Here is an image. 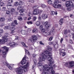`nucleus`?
<instances>
[{
    "label": "nucleus",
    "mask_w": 74,
    "mask_h": 74,
    "mask_svg": "<svg viewBox=\"0 0 74 74\" xmlns=\"http://www.w3.org/2000/svg\"><path fill=\"white\" fill-rule=\"evenodd\" d=\"M25 54L24 57L22 59V60L21 61V62L18 64V66H21V63L22 65H23L26 64L27 61L26 60V54H28V50L27 49H25Z\"/></svg>",
    "instance_id": "obj_1"
},
{
    "label": "nucleus",
    "mask_w": 74,
    "mask_h": 74,
    "mask_svg": "<svg viewBox=\"0 0 74 74\" xmlns=\"http://www.w3.org/2000/svg\"><path fill=\"white\" fill-rule=\"evenodd\" d=\"M8 41L6 42H7V44L11 48H13L14 47H15V46L18 45L17 43L15 42H11L12 38H8Z\"/></svg>",
    "instance_id": "obj_2"
},
{
    "label": "nucleus",
    "mask_w": 74,
    "mask_h": 74,
    "mask_svg": "<svg viewBox=\"0 0 74 74\" xmlns=\"http://www.w3.org/2000/svg\"><path fill=\"white\" fill-rule=\"evenodd\" d=\"M65 66L66 67L68 68H73L74 69V62L73 61H71L69 62H66L65 64Z\"/></svg>",
    "instance_id": "obj_3"
},
{
    "label": "nucleus",
    "mask_w": 74,
    "mask_h": 74,
    "mask_svg": "<svg viewBox=\"0 0 74 74\" xmlns=\"http://www.w3.org/2000/svg\"><path fill=\"white\" fill-rule=\"evenodd\" d=\"M8 37V35H7L3 36L2 37L3 39H0V44H5L8 40V38H7Z\"/></svg>",
    "instance_id": "obj_4"
},
{
    "label": "nucleus",
    "mask_w": 74,
    "mask_h": 74,
    "mask_svg": "<svg viewBox=\"0 0 74 74\" xmlns=\"http://www.w3.org/2000/svg\"><path fill=\"white\" fill-rule=\"evenodd\" d=\"M2 48L3 49L2 51V53L4 55L3 58H5L6 57V54L7 52L8 51L9 48L6 46H4L2 47Z\"/></svg>",
    "instance_id": "obj_5"
},
{
    "label": "nucleus",
    "mask_w": 74,
    "mask_h": 74,
    "mask_svg": "<svg viewBox=\"0 0 74 74\" xmlns=\"http://www.w3.org/2000/svg\"><path fill=\"white\" fill-rule=\"evenodd\" d=\"M3 65H5V66H6L8 68L10 69V70H12V67H13V66H14V64H8V63H7V62H3Z\"/></svg>",
    "instance_id": "obj_6"
},
{
    "label": "nucleus",
    "mask_w": 74,
    "mask_h": 74,
    "mask_svg": "<svg viewBox=\"0 0 74 74\" xmlns=\"http://www.w3.org/2000/svg\"><path fill=\"white\" fill-rule=\"evenodd\" d=\"M65 4L67 7H69V6H71L72 8H73V7H74V5L71 1H66Z\"/></svg>",
    "instance_id": "obj_7"
},
{
    "label": "nucleus",
    "mask_w": 74,
    "mask_h": 74,
    "mask_svg": "<svg viewBox=\"0 0 74 74\" xmlns=\"http://www.w3.org/2000/svg\"><path fill=\"white\" fill-rule=\"evenodd\" d=\"M42 11L38 9H35L33 11V15H38L39 13H41Z\"/></svg>",
    "instance_id": "obj_8"
},
{
    "label": "nucleus",
    "mask_w": 74,
    "mask_h": 74,
    "mask_svg": "<svg viewBox=\"0 0 74 74\" xmlns=\"http://www.w3.org/2000/svg\"><path fill=\"white\" fill-rule=\"evenodd\" d=\"M44 25H45V27L46 29H49L50 26V25L48 24V22H46L44 23Z\"/></svg>",
    "instance_id": "obj_9"
},
{
    "label": "nucleus",
    "mask_w": 74,
    "mask_h": 74,
    "mask_svg": "<svg viewBox=\"0 0 74 74\" xmlns=\"http://www.w3.org/2000/svg\"><path fill=\"white\" fill-rule=\"evenodd\" d=\"M23 67L24 68V71H28V63L27 62L25 65L23 66Z\"/></svg>",
    "instance_id": "obj_10"
},
{
    "label": "nucleus",
    "mask_w": 74,
    "mask_h": 74,
    "mask_svg": "<svg viewBox=\"0 0 74 74\" xmlns=\"http://www.w3.org/2000/svg\"><path fill=\"white\" fill-rule=\"evenodd\" d=\"M10 29L12 31L10 32V34H13L15 32L14 31V30H15V28L14 27L10 28Z\"/></svg>",
    "instance_id": "obj_11"
},
{
    "label": "nucleus",
    "mask_w": 74,
    "mask_h": 74,
    "mask_svg": "<svg viewBox=\"0 0 74 74\" xmlns=\"http://www.w3.org/2000/svg\"><path fill=\"white\" fill-rule=\"evenodd\" d=\"M63 20H64V18H62L59 21V23L60 25H63Z\"/></svg>",
    "instance_id": "obj_12"
},
{
    "label": "nucleus",
    "mask_w": 74,
    "mask_h": 74,
    "mask_svg": "<svg viewBox=\"0 0 74 74\" xmlns=\"http://www.w3.org/2000/svg\"><path fill=\"white\" fill-rule=\"evenodd\" d=\"M15 12V10L14 8L11 9L10 10V13L11 14H14Z\"/></svg>",
    "instance_id": "obj_13"
},
{
    "label": "nucleus",
    "mask_w": 74,
    "mask_h": 74,
    "mask_svg": "<svg viewBox=\"0 0 74 74\" xmlns=\"http://www.w3.org/2000/svg\"><path fill=\"white\" fill-rule=\"evenodd\" d=\"M32 39H33V40L34 41L37 40V37L36 35H33L32 36Z\"/></svg>",
    "instance_id": "obj_14"
},
{
    "label": "nucleus",
    "mask_w": 74,
    "mask_h": 74,
    "mask_svg": "<svg viewBox=\"0 0 74 74\" xmlns=\"http://www.w3.org/2000/svg\"><path fill=\"white\" fill-rule=\"evenodd\" d=\"M58 8L61 9V10H63L64 8L62 6V5L60 4H58Z\"/></svg>",
    "instance_id": "obj_15"
},
{
    "label": "nucleus",
    "mask_w": 74,
    "mask_h": 74,
    "mask_svg": "<svg viewBox=\"0 0 74 74\" xmlns=\"http://www.w3.org/2000/svg\"><path fill=\"white\" fill-rule=\"evenodd\" d=\"M21 34H23V35L26 34L27 33V32L26 31L23 30H22L21 31Z\"/></svg>",
    "instance_id": "obj_16"
},
{
    "label": "nucleus",
    "mask_w": 74,
    "mask_h": 74,
    "mask_svg": "<svg viewBox=\"0 0 74 74\" xmlns=\"http://www.w3.org/2000/svg\"><path fill=\"white\" fill-rule=\"evenodd\" d=\"M42 17L43 19H46V18H48V16L45 14H43L42 15Z\"/></svg>",
    "instance_id": "obj_17"
},
{
    "label": "nucleus",
    "mask_w": 74,
    "mask_h": 74,
    "mask_svg": "<svg viewBox=\"0 0 74 74\" xmlns=\"http://www.w3.org/2000/svg\"><path fill=\"white\" fill-rule=\"evenodd\" d=\"M60 54L61 55L62 53L64 52V49H60L59 50Z\"/></svg>",
    "instance_id": "obj_18"
},
{
    "label": "nucleus",
    "mask_w": 74,
    "mask_h": 74,
    "mask_svg": "<svg viewBox=\"0 0 74 74\" xmlns=\"http://www.w3.org/2000/svg\"><path fill=\"white\" fill-rule=\"evenodd\" d=\"M32 33H37L38 32V30L35 28H34L33 30H32Z\"/></svg>",
    "instance_id": "obj_19"
},
{
    "label": "nucleus",
    "mask_w": 74,
    "mask_h": 74,
    "mask_svg": "<svg viewBox=\"0 0 74 74\" xmlns=\"http://www.w3.org/2000/svg\"><path fill=\"white\" fill-rule=\"evenodd\" d=\"M21 44L22 45H23V46L24 47H25V48H27L28 46L26 45V44H25L24 42H21Z\"/></svg>",
    "instance_id": "obj_20"
},
{
    "label": "nucleus",
    "mask_w": 74,
    "mask_h": 74,
    "mask_svg": "<svg viewBox=\"0 0 74 74\" xmlns=\"http://www.w3.org/2000/svg\"><path fill=\"white\" fill-rule=\"evenodd\" d=\"M10 28V25H9V26H5L4 27V29L5 30H7V29H9Z\"/></svg>",
    "instance_id": "obj_21"
},
{
    "label": "nucleus",
    "mask_w": 74,
    "mask_h": 74,
    "mask_svg": "<svg viewBox=\"0 0 74 74\" xmlns=\"http://www.w3.org/2000/svg\"><path fill=\"white\" fill-rule=\"evenodd\" d=\"M39 8V6L38 5H34L33 6V8L37 9V8Z\"/></svg>",
    "instance_id": "obj_22"
},
{
    "label": "nucleus",
    "mask_w": 74,
    "mask_h": 74,
    "mask_svg": "<svg viewBox=\"0 0 74 74\" xmlns=\"http://www.w3.org/2000/svg\"><path fill=\"white\" fill-rule=\"evenodd\" d=\"M36 25L37 26H39L40 25V24H41V23L40 21H38L36 23Z\"/></svg>",
    "instance_id": "obj_23"
},
{
    "label": "nucleus",
    "mask_w": 74,
    "mask_h": 74,
    "mask_svg": "<svg viewBox=\"0 0 74 74\" xmlns=\"http://www.w3.org/2000/svg\"><path fill=\"white\" fill-rule=\"evenodd\" d=\"M19 5V3L18 2L16 1L14 3V5L16 6H17Z\"/></svg>",
    "instance_id": "obj_24"
},
{
    "label": "nucleus",
    "mask_w": 74,
    "mask_h": 74,
    "mask_svg": "<svg viewBox=\"0 0 74 74\" xmlns=\"http://www.w3.org/2000/svg\"><path fill=\"white\" fill-rule=\"evenodd\" d=\"M5 21V18L4 17H1L0 19V21L1 22H3Z\"/></svg>",
    "instance_id": "obj_25"
},
{
    "label": "nucleus",
    "mask_w": 74,
    "mask_h": 74,
    "mask_svg": "<svg viewBox=\"0 0 74 74\" xmlns=\"http://www.w3.org/2000/svg\"><path fill=\"white\" fill-rule=\"evenodd\" d=\"M54 47L55 48V49H57L58 48V44H56L54 45Z\"/></svg>",
    "instance_id": "obj_26"
},
{
    "label": "nucleus",
    "mask_w": 74,
    "mask_h": 74,
    "mask_svg": "<svg viewBox=\"0 0 74 74\" xmlns=\"http://www.w3.org/2000/svg\"><path fill=\"white\" fill-rule=\"evenodd\" d=\"M24 11H25V10H24L23 9H21V10H20L19 11V12L20 13H23V12H24Z\"/></svg>",
    "instance_id": "obj_27"
},
{
    "label": "nucleus",
    "mask_w": 74,
    "mask_h": 74,
    "mask_svg": "<svg viewBox=\"0 0 74 74\" xmlns=\"http://www.w3.org/2000/svg\"><path fill=\"white\" fill-rule=\"evenodd\" d=\"M53 7L56 8H58V5H56L55 4H53Z\"/></svg>",
    "instance_id": "obj_28"
},
{
    "label": "nucleus",
    "mask_w": 74,
    "mask_h": 74,
    "mask_svg": "<svg viewBox=\"0 0 74 74\" xmlns=\"http://www.w3.org/2000/svg\"><path fill=\"white\" fill-rule=\"evenodd\" d=\"M52 48L51 47H49L48 48V50L49 51H52Z\"/></svg>",
    "instance_id": "obj_29"
},
{
    "label": "nucleus",
    "mask_w": 74,
    "mask_h": 74,
    "mask_svg": "<svg viewBox=\"0 0 74 74\" xmlns=\"http://www.w3.org/2000/svg\"><path fill=\"white\" fill-rule=\"evenodd\" d=\"M11 7H12V6L11 5H8L7 6V8L9 10H10Z\"/></svg>",
    "instance_id": "obj_30"
},
{
    "label": "nucleus",
    "mask_w": 74,
    "mask_h": 74,
    "mask_svg": "<svg viewBox=\"0 0 74 74\" xmlns=\"http://www.w3.org/2000/svg\"><path fill=\"white\" fill-rule=\"evenodd\" d=\"M10 25H11L13 27H15V25L14 24V23H10Z\"/></svg>",
    "instance_id": "obj_31"
},
{
    "label": "nucleus",
    "mask_w": 74,
    "mask_h": 74,
    "mask_svg": "<svg viewBox=\"0 0 74 74\" xmlns=\"http://www.w3.org/2000/svg\"><path fill=\"white\" fill-rule=\"evenodd\" d=\"M45 34L46 36H49L51 34V33L47 32L45 33Z\"/></svg>",
    "instance_id": "obj_32"
},
{
    "label": "nucleus",
    "mask_w": 74,
    "mask_h": 74,
    "mask_svg": "<svg viewBox=\"0 0 74 74\" xmlns=\"http://www.w3.org/2000/svg\"><path fill=\"white\" fill-rule=\"evenodd\" d=\"M47 3L49 4H52V1H48Z\"/></svg>",
    "instance_id": "obj_33"
},
{
    "label": "nucleus",
    "mask_w": 74,
    "mask_h": 74,
    "mask_svg": "<svg viewBox=\"0 0 74 74\" xmlns=\"http://www.w3.org/2000/svg\"><path fill=\"white\" fill-rule=\"evenodd\" d=\"M5 5V4L3 2H1L0 3V6H4Z\"/></svg>",
    "instance_id": "obj_34"
},
{
    "label": "nucleus",
    "mask_w": 74,
    "mask_h": 74,
    "mask_svg": "<svg viewBox=\"0 0 74 74\" xmlns=\"http://www.w3.org/2000/svg\"><path fill=\"white\" fill-rule=\"evenodd\" d=\"M18 19L19 21H22V18L20 16H18Z\"/></svg>",
    "instance_id": "obj_35"
},
{
    "label": "nucleus",
    "mask_w": 74,
    "mask_h": 74,
    "mask_svg": "<svg viewBox=\"0 0 74 74\" xmlns=\"http://www.w3.org/2000/svg\"><path fill=\"white\" fill-rule=\"evenodd\" d=\"M40 30H41L42 32H43V33H45V29L44 28H43Z\"/></svg>",
    "instance_id": "obj_36"
},
{
    "label": "nucleus",
    "mask_w": 74,
    "mask_h": 74,
    "mask_svg": "<svg viewBox=\"0 0 74 74\" xmlns=\"http://www.w3.org/2000/svg\"><path fill=\"white\" fill-rule=\"evenodd\" d=\"M59 3V1H55L54 2V4H56V5H57Z\"/></svg>",
    "instance_id": "obj_37"
},
{
    "label": "nucleus",
    "mask_w": 74,
    "mask_h": 74,
    "mask_svg": "<svg viewBox=\"0 0 74 74\" xmlns=\"http://www.w3.org/2000/svg\"><path fill=\"white\" fill-rule=\"evenodd\" d=\"M3 33V29L1 28H0V34Z\"/></svg>",
    "instance_id": "obj_38"
},
{
    "label": "nucleus",
    "mask_w": 74,
    "mask_h": 74,
    "mask_svg": "<svg viewBox=\"0 0 74 74\" xmlns=\"http://www.w3.org/2000/svg\"><path fill=\"white\" fill-rule=\"evenodd\" d=\"M14 22L16 25H18V23L17 22V20H14Z\"/></svg>",
    "instance_id": "obj_39"
},
{
    "label": "nucleus",
    "mask_w": 74,
    "mask_h": 74,
    "mask_svg": "<svg viewBox=\"0 0 74 74\" xmlns=\"http://www.w3.org/2000/svg\"><path fill=\"white\" fill-rule=\"evenodd\" d=\"M6 14L8 15H9L10 14V10H7L6 11Z\"/></svg>",
    "instance_id": "obj_40"
},
{
    "label": "nucleus",
    "mask_w": 74,
    "mask_h": 74,
    "mask_svg": "<svg viewBox=\"0 0 74 74\" xmlns=\"http://www.w3.org/2000/svg\"><path fill=\"white\" fill-rule=\"evenodd\" d=\"M41 6L42 8H45V7H46V6L44 4H42Z\"/></svg>",
    "instance_id": "obj_41"
},
{
    "label": "nucleus",
    "mask_w": 74,
    "mask_h": 74,
    "mask_svg": "<svg viewBox=\"0 0 74 74\" xmlns=\"http://www.w3.org/2000/svg\"><path fill=\"white\" fill-rule=\"evenodd\" d=\"M40 30H41L43 28V26H42V25H41L40 26Z\"/></svg>",
    "instance_id": "obj_42"
},
{
    "label": "nucleus",
    "mask_w": 74,
    "mask_h": 74,
    "mask_svg": "<svg viewBox=\"0 0 74 74\" xmlns=\"http://www.w3.org/2000/svg\"><path fill=\"white\" fill-rule=\"evenodd\" d=\"M62 56H66V53L65 52H64V53H62Z\"/></svg>",
    "instance_id": "obj_43"
},
{
    "label": "nucleus",
    "mask_w": 74,
    "mask_h": 74,
    "mask_svg": "<svg viewBox=\"0 0 74 74\" xmlns=\"http://www.w3.org/2000/svg\"><path fill=\"white\" fill-rule=\"evenodd\" d=\"M67 10L68 11H70L71 10V8L70 7H69L67 8Z\"/></svg>",
    "instance_id": "obj_44"
},
{
    "label": "nucleus",
    "mask_w": 74,
    "mask_h": 74,
    "mask_svg": "<svg viewBox=\"0 0 74 74\" xmlns=\"http://www.w3.org/2000/svg\"><path fill=\"white\" fill-rule=\"evenodd\" d=\"M67 30L66 29L65 30L64 32V34H67Z\"/></svg>",
    "instance_id": "obj_45"
},
{
    "label": "nucleus",
    "mask_w": 74,
    "mask_h": 74,
    "mask_svg": "<svg viewBox=\"0 0 74 74\" xmlns=\"http://www.w3.org/2000/svg\"><path fill=\"white\" fill-rule=\"evenodd\" d=\"M42 74H48V73L45 71H43L42 72Z\"/></svg>",
    "instance_id": "obj_46"
},
{
    "label": "nucleus",
    "mask_w": 74,
    "mask_h": 74,
    "mask_svg": "<svg viewBox=\"0 0 74 74\" xmlns=\"http://www.w3.org/2000/svg\"><path fill=\"white\" fill-rule=\"evenodd\" d=\"M33 23L32 21H28V25H32Z\"/></svg>",
    "instance_id": "obj_47"
},
{
    "label": "nucleus",
    "mask_w": 74,
    "mask_h": 74,
    "mask_svg": "<svg viewBox=\"0 0 74 74\" xmlns=\"http://www.w3.org/2000/svg\"><path fill=\"white\" fill-rule=\"evenodd\" d=\"M37 19V17L36 16L34 17L33 18V21H35L36 20V19Z\"/></svg>",
    "instance_id": "obj_48"
},
{
    "label": "nucleus",
    "mask_w": 74,
    "mask_h": 74,
    "mask_svg": "<svg viewBox=\"0 0 74 74\" xmlns=\"http://www.w3.org/2000/svg\"><path fill=\"white\" fill-rule=\"evenodd\" d=\"M49 52V51H47V50H45V53H46V54H47V53L48 54Z\"/></svg>",
    "instance_id": "obj_49"
},
{
    "label": "nucleus",
    "mask_w": 74,
    "mask_h": 74,
    "mask_svg": "<svg viewBox=\"0 0 74 74\" xmlns=\"http://www.w3.org/2000/svg\"><path fill=\"white\" fill-rule=\"evenodd\" d=\"M8 2L9 4H11L12 3V0H10L8 1Z\"/></svg>",
    "instance_id": "obj_50"
},
{
    "label": "nucleus",
    "mask_w": 74,
    "mask_h": 74,
    "mask_svg": "<svg viewBox=\"0 0 74 74\" xmlns=\"http://www.w3.org/2000/svg\"><path fill=\"white\" fill-rule=\"evenodd\" d=\"M40 45H44V44L42 41H41L40 42Z\"/></svg>",
    "instance_id": "obj_51"
},
{
    "label": "nucleus",
    "mask_w": 74,
    "mask_h": 74,
    "mask_svg": "<svg viewBox=\"0 0 74 74\" xmlns=\"http://www.w3.org/2000/svg\"><path fill=\"white\" fill-rule=\"evenodd\" d=\"M6 10V9L5 7L3 8L2 9V11H5Z\"/></svg>",
    "instance_id": "obj_52"
},
{
    "label": "nucleus",
    "mask_w": 74,
    "mask_h": 74,
    "mask_svg": "<svg viewBox=\"0 0 74 74\" xmlns=\"http://www.w3.org/2000/svg\"><path fill=\"white\" fill-rule=\"evenodd\" d=\"M23 2L20 1L19 3V5H22V4H23Z\"/></svg>",
    "instance_id": "obj_53"
},
{
    "label": "nucleus",
    "mask_w": 74,
    "mask_h": 74,
    "mask_svg": "<svg viewBox=\"0 0 74 74\" xmlns=\"http://www.w3.org/2000/svg\"><path fill=\"white\" fill-rule=\"evenodd\" d=\"M52 39H53V37L52 36L50 38H49V41H52Z\"/></svg>",
    "instance_id": "obj_54"
},
{
    "label": "nucleus",
    "mask_w": 74,
    "mask_h": 74,
    "mask_svg": "<svg viewBox=\"0 0 74 74\" xmlns=\"http://www.w3.org/2000/svg\"><path fill=\"white\" fill-rule=\"evenodd\" d=\"M52 15H54L55 14V12L54 11H53L52 12Z\"/></svg>",
    "instance_id": "obj_55"
},
{
    "label": "nucleus",
    "mask_w": 74,
    "mask_h": 74,
    "mask_svg": "<svg viewBox=\"0 0 74 74\" xmlns=\"http://www.w3.org/2000/svg\"><path fill=\"white\" fill-rule=\"evenodd\" d=\"M69 41L71 44H73V41L71 40H70Z\"/></svg>",
    "instance_id": "obj_56"
},
{
    "label": "nucleus",
    "mask_w": 74,
    "mask_h": 74,
    "mask_svg": "<svg viewBox=\"0 0 74 74\" xmlns=\"http://www.w3.org/2000/svg\"><path fill=\"white\" fill-rule=\"evenodd\" d=\"M69 48H70L71 49H73V46H72L71 45H69Z\"/></svg>",
    "instance_id": "obj_57"
},
{
    "label": "nucleus",
    "mask_w": 74,
    "mask_h": 74,
    "mask_svg": "<svg viewBox=\"0 0 74 74\" xmlns=\"http://www.w3.org/2000/svg\"><path fill=\"white\" fill-rule=\"evenodd\" d=\"M63 38H61L60 41V43L62 44V42L63 41Z\"/></svg>",
    "instance_id": "obj_58"
},
{
    "label": "nucleus",
    "mask_w": 74,
    "mask_h": 74,
    "mask_svg": "<svg viewBox=\"0 0 74 74\" xmlns=\"http://www.w3.org/2000/svg\"><path fill=\"white\" fill-rule=\"evenodd\" d=\"M49 45H52V44H53V42H49Z\"/></svg>",
    "instance_id": "obj_59"
},
{
    "label": "nucleus",
    "mask_w": 74,
    "mask_h": 74,
    "mask_svg": "<svg viewBox=\"0 0 74 74\" xmlns=\"http://www.w3.org/2000/svg\"><path fill=\"white\" fill-rule=\"evenodd\" d=\"M21 8V6H18L17 8L18 10H20V9Z\"/></svg>",
    "instance_id": "obj_60"
},
{
    "label": "nucleus",
    "mask_w": 74,
    "mask_h": 74,
    "mask_svg": "<svg viewBox=\"0 0 74 74\" xmlns=\"http://www.w3.org/2000/svg\"><path fill=\"white\" fill-rule=\"evenodd\" d=\"M36 64H37V63H36V62H35V61H34V66H36Z\"/></svg>",
    "instance_id": "obj_61"
},
{
    "label": "nucleus",
    "mask_w": 74,
    "mask_h": 74,
    "mask_svg": "<svg viewBox=\"0 0 74 74\" xmlns=\"http://www.w3.org/2000/svg\"><path fill=\"white\" fill-rule=\"evenodd\" d=\"M30 1L31 3H34V0H30Z\"/></svg>",
    "instance_id": "obj_62"
},
{
    "label": "nucleus",
    "mask_w": 74,
    "mask_h": 74,
    "mask_svg": "<svg viewBox=\"0 0 74 74\" xmlns=\"http://www.w3.org/2000/svg\"><path fill=\"white\" fill-rule=\"evenodd\" d=\"M31 17H29L28 18V21H29V20L31 19Z\"/></svg>",
    "instance_id": "obj_63"
},
{
    "label": "nucleus",
    "mask_w": 74,
    "mask_h": 74,
    "mask_svg": "<svg viewBox=\"0 0 74 74\" xmlns=\"http://www.w3.org/2000/svg\"><path fill=\"white\" fill-rule=\"evenodd\" d=\"M16 38H15V40H18V37L16 36Z\"/></svg>",
    "instance_id": "obj_64"
}]
</instances>
